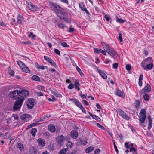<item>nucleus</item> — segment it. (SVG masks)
<instances>
[{
  "label": "nucleus",
  "instance_id": "6ab92c4d",
  "mask_svg": "<svg viewBox=\"0 0 154 154\" xmlns=\"http://www.w3.org/2000/svg\"><path fill=\"white\" fill-rule=\"evenodd\" d=\"M146 116L140 115L139 118L140 122L141 124L143 123L145 121Z\"/></svg>",
  "mask_w": 154,
  "mask_h": 154
},
{
  "label": "nucleus",
  "instance_id": "b1692460",
  "mask_svg": "<svg viewBox=\"0 0 154 154\" xmlns=\"http://www.w3.org/2000/svg\"><path fill=\"white\" fill-rule=\"evenodd\" d=\"M23 20V17L20 15H19L17 17V22L19 24H21L22 20Z\"/></svg>",
  "mask_w": 154,
  "mask_h": 154
},
{
  "label": "nucleus",
  "instance_id": "49530a36",
  "mask_svg": "<svg viewBox=\"0 0 154 154\" xmlns=\"http://www.w3.org/2000/svg\"><path fill=\"white\" fill-rule=\"evenodd\" d=\"M132 150H133L135 152L134 154H137V149H136L134 147H131L130 149V151L131 152Z\"/></svg>",
  "mask_w": 154,
  "mask_h": 154
},
{
  "label": "nucleus",
  "instance_id": "f03ea898",
  "mask_svg": "<svg viewBox=\"0 0 154 154\" xmlns=\"http://www.w3.org/2000/svg\"><path fill=\"white\" fill-rule=\"evenodd\" d=\"M51 5L52 6L54 7L53 8V11L56 13L57 15L60 14L61 13H63V11H64V9L62 7L59 6L57 5L55 3L51 2L50 3Z\"/></svg>",
  "mask_w": 154,
  "mask_h": 154
},
{
  "label": "nucleus",
  "instance_id": "0e129e2a",
  "mask_svg": "<svg viewBox=\"0 0 154 154\" xmlns=\"http://www.w3.org/2000/svg\"><path fill=\"white\" fill-rule=\"evenodd\" d=\"M75 30V29L74 28L71 27V26H70V28L69 30V32H72Z\"/></svg>",
  "mask_w": 154,
  "mask_h": 154
},
{
  "label": "nucleus",
  "instance_id": "774afa93",
  "mask_svg": "<svg viewBox=\"0 0 154 154\" xmlns=\"http://www.w3.org/2000/svg\"><path fill=\"white\" fill-rule=\"evenodd\" d=\"M20 118L22 120H24L26 119V116L24 115L21 116L20 117Z\"/></svg>",
  "mask_w": 154,
  "mask_h": 154
},
{
  "label": "nucleus",
  "instance_id": "4468645a",
  "mask_svg": "<svg viewBox=\"0 0 154 154\" xmlns=\"http://www.w3.org/2000/svg\"><path fill=\"white\" fill-rule=\"evenodd\" d=\"M148 119L149 124L147 128L148 130H150L152 127L153 118H151L150 115H149L148 116Z\"/></svg>",
  "mask_w": 154,
  "mask_h": 154
},
{
  "label": "nucleus",
  "instance_id": "338daca9",
  "mask_svg": "<svg viewBox=\"0 0 154 154\" xmlns=\"http://www.w3.org/2000/svg\"><path fill=\"white\" fill-rule=\"evenodd\" d=\"M44 135L46 136L47 138L50 135L47 132L44 133Z\"/></svg>",
  "mask_w": 154,
  "mask_h": 154
},
{
  "label": "nucleus",
  "instance_id": "39448f33",
  "mask_svg": "<svg viewBox=\"0 0 154 154\" xmlns=\"http://www.w3.org/2000/svg\"><path fill=\"white\" fill-rule=\"evenodd\" d=\"M152 62L153 60L151 57H149L142 61L141 63V66L145 69H146L145 65L148 64L149 63H152Z\"/></svg>",
  "mask_w": 154,
  "mask_h": 154
},
{
  "label": "nucleus",
  "instance_id": "f704fd0d",
  "mask_svg": "<svg viewBox=\"0 0 154 154\" xmlns=\"http://www.w3.org/2000/svg\"><path fill=\"white\" fill-rule=\"evenodd\" d=\"M57 16L61 20H63L66 17L63 13L59 14Z\"/></svg>",
  "mask_w": 154,
  "mask_h": 154
},
{
  "label": "nucleus",
  "instance_id": "2eb2a0df",
  "mask_svg": "<svg viewBox=\"0 0 154 154\" xmlns=\"http://www.w3.org/2000/svg\"><path fill=\"white\" fill-rule=\"evenodd\" d=\"M116 94L118 96L123 98L124 97L125 95V93L123 91L119 90H117Z\"/></svg>",
  "mask_w": 154,
  "mask_h": 154
},
{
  "label": "nucleus",
  "instance_id": "72a5a7b5",
  "mask_svg": "<svg viewBox=\"0 0 154 154\" xmlns=\"http://www.w3.org/2000/svg\"><path fill=\"white\" fill-rule=\"evenodd\" d=\"M17 146L20 151H22L23 149L24 146L22 144L19 143H18Z\"/></svg>",
  "mask_w": 154,
  "mask_h": 154
},
{
  "label": "nucleus",
  "instance_id": "ea45409f",
  "mask_svg": "<svg viewBox=\"0 0 154 154\" xmlns=\"http://www.w3.org/2000/svg\"><path fill=\"white\" fill-rule=\"evenodd\" d=\"M61 45L64 47H69V45H67L66 42H61L60 43Z\"/></svg>",
  "mask_w": 154,
  "mask_h": 154
},
{
  "label": "nucleus",
  "instance_id": "7c9ffc66",
  "mask_svg": "<svg viewBox=\"0 0 154 154\" xmlns=\"http://www.w3.org/2000/svg\"><path fill=\"white\" fill-rule=\"evenodd\" d=\"M78 107H79L82 110V112H83L84 113H86V111L85 110V109L82 105L81 103H80L77 106Z\"/></svg>",
  "mask_w": 154,
  "mask_h": 154
},
{
  "label": "nucleus",
  "instance_id": "4d7b16f0",
  "mask_svg": "<svg viewBox=\"0 0 154 154\" xmlns=\"http://www.w3.org/2000/svg\"><path fill=\"white\" fill-rule=\"evenodd\" d=\"M104 18H105L106 21H109L110 18L108 15H105L104 16Z\"/></svg>",
  "mask_w": 154,
  "mask_h": 154
},
{
  "label": "nucleus",
  "instance_id": "a18cd8bd",
  "mask_svg": "<svg viewBox=\"0 0 154 154\" xmlns=\"http://www.w3.org/2000/svg\"><path fill=\"white\" fill-rule=\"evenodd\" d=\"M63 20L67 23H69L70 22V20L67 17H65Z\"/></svg>",
  "mask_w": 154,
  "mask_h": 154
},
{
  "label": "nucleus",
  "instance_id": "e2e57ef3",
  "mask_svg": "<svg viewBox=\"0 0 154 154\" xmlns=\"http://www.w3.org/2000/svg\"><path fill=\"white\" fill-rule=\"evenodd\" d=\"M136 105L135 106L137 107H138L140 105V102L139 100H137L136 101Z\"/></svg>",
  "mask_w": 154,
  "mask_h": 154
},
{
  "label": "nucleus",
  "instance_id": "a878e982",
  "mask_svg": "<svg viewBox=\"0 0 154 154\" xmlns=\"http://www.w3.org/2000/svg\"><path fill=\"white\" fill-rule=\"evenodd\" d=\"M37 132V129L35 128H33L31 130V133L33 136H35L36 135V133Z\"/></svg>",
  "mask_w": 154,
  "mask_h": 154
},
{
  "label": "nucleus",
  "instance_id": "4be33fe9",
  "mask_svg": "<svg viewBox=\"0 0 154 154\" xmlns=\"http://www.w3.org/2000/svg\"><path fill=\"white\" fill-rule=\"evenodd\" d=\"M38 144L41 146H44L45 144V142L42 139H38Z\"/></svg>",
  "mask_w": 154,
  "mask_h": 154
},
{
  "label": "nucleus",
  "instance_id": "f8f14e48",
  "mask_svg": "<svg viewBox=\"0 0 154 154\" xmlns=\"http://www.w3.org/2000/svg\"><path fill=\"white\" fill-rule=\"evenodd\" d=\"M118 113L119 115L122 118L127 120H129L130 117L123 111L121 110L119 111Z\"/></svg>",
  "mask_w": 154,
  "mask_h": 154
},
{
  "label": "nucleus",
  "instance_id": "20e7f679",
  "mask_svg": "<svg viewBox=\"0 0 154 154\" xmlns=\"http://www.w3.org/2000/svg\"><path fill=\"white\" fill-rule=\"evenodd\" d=\"M23 101L22 100L18 99L15 101L13 106V109L14 110H18L20 109L22 105Z\"/></svg>",
  "mask_w": 154,
  "mask_h": 154
},
{
  "label": "nucleus",
  "instance_id": "c756f323",
  "mask_svg": "<svg viewBox=\"0 0 154 154\" xmlns=\"http://www.w3.org/2000/svg\"><path fill=\"white\" fill-rule=\"evenodd\" d=\"M94 149V148L93 147L90 146L86 149L85 152L87 153H88L93 151Z\"/></svg>",
  "mask_w": 154,
  "mask_h": 154
},
{
  "label": "nucleus",
  "instance_id": "052dcab7",
  "mask_svg": "<svg viewBox=\"0 0 154 154\" xmlns=\"http://www.w3.org/2000/svg\"><path fill=\"white\" fill-rule=\"evenodd\" d=\"M0 25L2 26H7L6 24L5 23L2 21H0Z\"/></svg>",
  "mask_w": 154,
  "mask_h": 154
},
{
  "label": "nucleus",
  "instance_id": "603ef678",
  "mask_svg": "<svg viewBox=\"0 0 154 154\" xmlns=\"http://www.w3.org/2000/svg\"><path fill=\"white\" fill-rule=\"evenodd\" d=\"M73 88L74 84L72 83H70L68 87V88L69 89H72Z\"/></svg>",
  "mask_w": 154,
  "mask_h": 154
},
{
  "label": "nucleus",
  "instance_id": "f257e3e1",
  "mask_svg": "<svg viewBox=\"0 0 154 154\" xmlns=\"http://www.w3.org/2000/svg\"><path fill=\"white\" fill-rule=\"evenodd\" d=\"M29 95L28 91L24 89L22 91L19 90L18 96L17 97L18 99L22 100L23 102L24 100L27 98Z\"/></svg>",
  "mask_w": 154,
  "mask_h": 154
},
{
  "label": "nucleus",
  "instance_id": "bf43d9fd",
  "mask_svg": "<svg viewBox=\"0 0 154 154\" xmlns=\"http://www.w3.org/2000/svg\"><path fill=\"white\" fill-rule=\"evenodd\" d=\"M47 68V66H44L43 65L39 66V67H38V68L41 69L42 70L44 69H45V68Z\"/></svg>",
  "mask_w": 154,
  "mask_h": 154
},
{
  "label": "nucleus",
  "instance_id": "f3484780",
  "mask_svg": "<svg viewBox=\"0 0 154 154\" xmlns=\"http://www.w3.org/2000/svg\"><path fill=\"white\" fill-rule=\"evenodd\" d=\"M89 115L92 117L93 118L97 121L98 122H100L101 121V119L97 116L92 114L91 113L89 112Z\"/></svg>",
  "mask_w": 154,
  "mask_h": 154
},
{
  "label": "nucleus",
  "instance_id": "8fccbe9b",
  "mask_svg": "<svg viewBox=\"0 0 154 154\" xmlns=\"http://www.w3.org/2000/svg\"><path fill=\"white\" fill-rule=\"evenodd\" d=\"M122 34L121 33H119V36L118 38V39L119 40L120 42H122L123 41L122 38Z\"/></svg>",
  "mask_w": 154,
  "mask_h": 154
},
{
  "label": "nucleus",
  "instance_id": "aec40b11",
  "mask_svg": "<svg viewBox=\"0 0 154 154\" xmlns=\"http://www.w3.org/2000/svg\"><path fill=\"white\" fill-rule=\"evenodd\" d=\"M98 72L101 75L102 77L104 79H106L107 78V76L106 74L104 73L100 69H97Z\"/></svg>",
  "mask_w": 154,
  "mask_h": 154
},
{
  "label": "nucleus",
  "instance_id": "9b49d317",
  "mask_svg": "<svg viewBox=\"0 0 154 154\" xmlns=\"http://www.w3.org/2000/svg\"><path fill=\"white\" fill-rule=\"evenodd\" d=\"M107 53L110 56L113 57H116L118 56V54L117 52L112 48L110 50H108Z\"/></svg>",
  "mask_w": 154,
  "mask_h": 154
},
{
  "label": "nucleus",
  "instance_id": "cd10ccee",
  "mask_svg": "<svg viewBox=\"0 0 154 154\" xmlns=\"http://www.w3.org/2000/svg\"><path fill=\"white\" fill-rule=\"evenodd\" d=\"M153 66V64L152 63H149V64L146 65V67H145V70H150L152 69Z\"/></svg>",
  "mask_w": 154,
  "mask_h": 154
},
{
  "label": "nucleus",
  "instance_id": "a211bd4d",
  "mask_svg": "<svg viewBox=\"0 0 154 154\" xmlns=\"http://www.w3.org/2000/svg\"><path fill=\"white\" fill-rule=\"evenodd\" d=\"M49 131L52 132H54L55 131V128L54 125L52 124H50L48 126Z\"/></svg>",
  "mask_w": 154,
  "mask_h": 154
},
{
  "label": "nucleus",
  "instance_id": "6e6d98bb",
  "mask_svg": "<svg viewBox=\"0 0 154 154\" xmlns=\"http://www.w3.org/2000/svg\"><path fill=\"white\" fill-rule=\"evenodd\" d=\"M97 126L98 127H99L100 128H101L102 129H103V130H104L105 129L104 128L103 126L102 125H101L100 124H99L98 123H97Z\"/></svg>",
  "mask_w": 154,
  "mask_h": 154
},
{
  "label": "nucleus",
  "instance_id": "412c9836",
  "mask_svg": "<svg viewBox=\"0 0 154 154\" xmlns=\"http://www.w3.org/2000/svg\"><path fill=\"white\" fill-rule=\"evenodd\" d=\"M51 91L52 94L57 97L60 98L62 97V95L60 94H59L57 91L54 90H51Z\"/></svg>",
  "mask_w": 154,
  "mask_h": 154
},
{
  "label": "nucleus",
  "instance_id": "09e8293b",
  "mask_svg": "<svg viewBox=\"0 0 154 154\" xmlns=\"http://www.w3.org/2000/svg\"><path fill=\"white\" fill-rule=\"evenodd\" d=\"M126 68L128 71H130L131 69V68L130 65L128 64L126 65Z\"/></svg>",
  "mask_w": 154,
  "mask_h": 154
},
{
  "label": "nucleus",
  "instance_id": "c85d7f7f",
  "mask_svg": "<svg viewBox=\"0 0 154 154\" xmlns=\"http://www.w3.org/2000/svg\"><path fill=\"white\" fill-rule=\"evenodd\" d=\"M55 26H57L59 28L62 29H63L66 27L65 26L64 24L60 23H55Z\"/></svg>",
  "mask_w": 154,
  "mask_h": 154
},
{
  "label": "nucleus",
  "instance_id": "864d4df0",
  "mask_svg": "<svg viewBox=\"0 0 154 154\" xmlns=\"http://www.w3.org/2000/svg\"><path fill=\"white\" fill-rule=\"evenodd\" d=\"M118 66V63H115L113 64V67L115 69H117Z\"/></svg>",
  "mask_w": 154,
  "mask_h": 154
},
{
  "label": "nucleus",
  "instance_id": "5701e85b",
  "mask_svg": "<svg viewBox=\"0 0 154 154\" xmlns=\"http://www.w3.org/2000/svg\"><path fill=\"white\" fill-rule=\"evenodd\" d=\"M74 104H75L77 106L80 103L79 101L76 99L74 98H72L70 100Z\"/></svg>",
  "mask_w": 154,
  "mask_h": 154
},
{
  "label": "nucleus",
  "instance_id": "7ed1b4c3",
  "mask_svg": "<svg viewBox=\"0 0 154 154\" xmlns=\"http://www.w3.org/2000/svg\"><path fill=\"white\" fill-rule=\"evenodd\" d=\"M17 63L23 72L27 73H29L30 72L29 69L23 63L20 61H17Z\"/></svg>",
  "mask_w": 154,
  "mask_h": 154
},
{
  "label": "nucleus",
  "instance_id": "c03bdc74",
  "mask_svg": "<svg viewBox=\"0 0 154 154\" xmlns=\"http://www.w3.org/2000/svg\"><path fill=\"white\" fill-rule=\"evenodd\" d=\"M105 47L106 48V51L107 53L108 50H110L111 49V48L107 44H105Z\"/></svg>",
  "mask_w": 154,
  "mask_h": 154
},
{
  "label": "nucleus",
  "instance_id": "4c0bfd02",
  "mask_svg": "<svg viewBox=\"0 0 154 154\" xmlns=\"http://www.w3.org/2000/svg\"><path fill=\"white\" fill-rule=\"evenodd\" d=\"M94 51L95 52L97 53H100L101 52V51L102 50L99 49L97 48H94Z\"/></svg>",
  "mask_w": 154,
  "mask_h": 154
},
{
  "label": "nucleus",
  "instance_id": "ddd939ff",
  "mask_svg": "<svg viewBox=\"0 0 154 154\" xmlns=\"http://www.w3.org/2000/svg\"><path fill=\"white\" fill-rule=\"evenodd\" d=\"M151 87L149 84H147L146 86L141 91L140 93L141 94L144 93L145 92H149L151 91Z\"/></svg>",
  "mask_w": 154,
  "mask_h": 154
},
{
  "label": "nucleus",
  "instance_id": "c9c22d12",
  "mask_svg": "<svg viewBox=\"0 0 154 154\" xmlns=\"http://www.w3.org/2000/svg\"><path fill=\"white\" fill-rule=\"evenodd\" d=\"M116 21L120 23H123L125 21V20L122 19L121 18H119L117 17H116Z\"/></svg>",
  "mask_w": 154,
  "mask_h": 154
},
{
  "label": "nucleus",
  "instance_id": "13d9d810",
  "mask_svg": "<svg viewBox=\"0 0 154 154\" xmlns=\"http://www.w3.org/2000/svg\"><path fill=\"white\" fill-rule=\"evenodd\" d=\"M129 143H130V142H129L128 143L127 142L125 143V147L127 148H130V145L129 144Z\"/></svg>",
  "mask_w": 154,
  "mask_h": 154
},
{
  "label": "nucleus",
  "instance_id": "0eeeda50",
  "mask_svg": "<svg viewBox=\"0 0 154 154\" xmlns=\"http://www.w3.org/2000/svg\"><path fill=\"white\" fill-rule=\"evenodd\" d=\"M19 90H16L11 92H10L9 94V96L12 98H18V96Z\"/></svg>",
  "mask_w": 154,
  "mask_h": 154
},
{
  "label": "nucleus",
  "instance_id": "e433bc0d",
  "mask_svg": "<svg viewBox=\"0 0 154 154\" xmlns=\"http://www.w3.org/2000/svg\"><path fill=\"white\" fill-rule=\"evenodd\" d=\"M79 7L82 10L85 8V5L83 2H81L79 3Z\"/></svg>",
  "mask_w": 154,
  "mask_h": 154
},
{
  "label": "nucleus",
  "instance_id": "79ce46f5",
  "mask_svg": "<svg viewBox=\"0 0 154 154\" xmlns=\"http://www.w3.org/2000/svg\"><path fill=\"white\" fill-rule=\"evenodd\" d=\"M66 151L65 149L63 148L60 150L59 152V154H66Z\"/></svg>",
  "mask_w": 154,
  "mask_h": 154
},
{
  "label": "nucleus",
  "instance_id": "393cba45",
  "mask_svg": "<svg viewBox=\"0 0 154 154\" xmlns=\"http://www.w3.org/2000/svg\"><path fill=\"white\" fill-rule=\"evenodd\" d=\"M79 85L80 84L79 83V81L78 80H76L74 83L75 88L76 89H77L78 90H80V88H79Z\"/></svg>",
  "mask_w": 154,
  "mask_h": 154
},
{
  "label": "nucleus",
  "instance_id": "680f3d73",
  "mask_svg": "<svg viewBox=\"0 0 154 154\" xmlns=\"http://www.w3.org/2000/svg\"><path fill=\"white\" fill-rule=\"evenodd\" d=\"M60 1L68 5L69 2L67 0H60Z\"/></svg>",
  "mask_w": 154,
  "mask_h": 154
},
{
  "label": "nucleus",
  "instance_id": "3c124183",
  "mask_svg": "<svg viewBox=\"0 0 154 154\" xmlns=\"http://www.w3.org/2000/svg\"><path fill=\"white\" fill-rule=\"evenodd\" d=\"M54 52L57 54L60 55V52L58 49H55L54 50Z\"/></svg>",
  "mask_w": 154,
  "mask_h": 154
},
{
  "label": "nucleus",
  "instance_id": "58836bf2",
  "mask_svg": "<svg viewBox=\"0 0 154 154\" xmlns=\"http://www.w3.org/2000/svg\"><path fill=\"white\" fill-rule=\"evenodd\" d=\"M73 145V143L70 141L68 142L67 144V146L69 148H71Z\"/></svg>",
  "mask_w": 154,
  "mask_h": 154
},
{
  "label": "nucleus",
  "instance_id": "5fc2aeb1",
  "mask_svg": "<svg viewBox=\"0 0 154 154\" xmlns=\"http://www.w3.org/2000/svg\"><path fill=\"white\" fill-rule=\"evenodd\" d=\"M100 152V149H96L94 151L95 154H99Z\"/></svg>",
  "mask_w": 154,
  "mask_h": 154
},
{
  "label": "nucleus",
  "instance_id": "6e6552de",
  "mask_svg": "<svg viewBox=\"0 0 154 154\" xmlns=\"http://www.w3.org/2000/svg\"><path fill=\"white\" fill-rule=\"evenodd\" d=\"M28 6L29 9L32 11H37L39 9V8L37 5H33V4L30 2L29 4L28 3Z\"/></svg>",
  "mask_w": 154,
  "mask_h": 154
},
{
  "label": "nucleus",
  "instance_id": "473e14b6",
  "mask_svg": "<svg viewBox=\"0 0 154 154\" xmlns=\"http://www.w3.org/2000/svg\"><path fill=\"white\" fill-rule=\"evenodd\" d=\"M144 95L143 96V97L144 100L146 101H148L149 100V96L146 94V93H144Z\"/></svg>",
  "mask_w": 154,
  "mask_h": 154
},
{
  "label": "nucleus",
  "instance_id": "9d476101",
  "mask_svg": "<svg viewBox=\"0 0 154 154\" xmlns=\"http://www.w3.org/2000/svg\"><path fill=\"white\" fill-rule=\"evenodd\" d=\"M87 144V140L85 139L82 140L81 138H79L77 140L76 145L77 146L80 145H83L84 146L86 145Z\"/></svg>",
  "mask_w": 154,
  "mask_h": 154
},
{
  "label": "nucleus",
  "instance_id": "dca6fc26",
  "mask_svg": "<svg viewBox=\"0 0 154 154\" xmlns=\"http://www.w3.org/2000/svg\"><path fill=\"white\" fill-rule=\"evenodd\" d=\"M71 135L73 138L75 139L78 136V132L76 130H72L71 132Z\"/></svg>",
  "mask_w": 154,
  "mask_h": 154
},
{
  "label": "nucleus",
  "instance_id": "a19ab883",
  "mask_svg": "<svg viewBox=\"0 0 154 154\" xmlns=\"http://www.w3.org/2000/svg\"><path fill=\"white\" fill-rule=\"evenodd\" d=\"M76 69L79 73L81 75V76H82V75H83V73L82 72L81 69H80L78 66H76Z\"/></svg>",
  "mask_w": 154,
  "mask_h": 154
},
{
  "label": "nucleus",
  "instance_id": "423d86ee",
  "mask_svg": "<svg viewBox=\"0 0 154 154\" xmlns=\"http://www.w3.org/2000/svg\"><path fill=\"white\" fill-rule=\"evenodd\" d=\"M35 100L33 98L28 99L26 103L27 107L29 109H32L34 106Z\"/></svg>",
  "mask_w": 154,
  "mask_h": 154
},
{
  "label": "nucleus",
  "instance_id": "de8ad7c7",
  "mask_svg": "<svg viewBox=\"0 0 154 154\" xmlns=\"http://www.w3.org/2000/svg\"><path fill=\"white\" fill-rule=\"evenodd\" d=\"M51 99L49 98L48 100L50 101H54L57 100L55 99V97L54 96H52L51 97Z\"/></svg>",
  "mask_w": 154,
  "mask_h": 154
},
{
  "label": "nucleus",
  "instance_id": "37998d69",
  "mask_svg": "<svg viewBox=\"0 0 154 154\" xmlns=\"http://www.w3.org/2000/svg\"><path fill=\"white\" fill-rule=\"evenodd\" d=\"M50 63L55 68H57V66L55 62L53 60H52V61H51Z\"/></svg>",
  "mask_w": 154,
  "mask_h": 154
},
{
  "label": "nucleus",
  "instance_id": "bb28decb",
  "mask_svg": "<svg viewBox=\"0 0 154 154\" xmlns=\"http://www.w3.org/2000/svg\"><path fill=\"white\" fill-rule=\"evenodd\" d=\"M31 79L32 80L36 81H39L40 82V77H38V76L35 75H33L31 78Z\"/></svg>",
  "mask_w": 154,
  "mask_h": 154
},
{
  "label": "nucleus",
  "instance_id": "69168bd1",
  "mask_svg": "<svg viewBox=\"0 0 154 154\" xmlns=\"http://www.w3.org/2000/svg\"><path fill=\"white\" fill-rule=\"evenodd\" d=\"M9 74L11 75L14 76V72L13 71L11 70Z\"/></svg>",
  "mask_w": 154,
  "mask_h": 154
},
{
  "label": "nucleus",
  "instance_id": "1a4fd4ad",
  "mask_svg": "<svg viewBox=\"0 0 154 154\" xmlns=\"http://www.w3.org/2000/svg\"><path fill=\"white\" fill-rule=\"evenodd\" d=\"M66 139V137L63 136V135H61L60 136H58L56 138L57 143L61 145Z\"/></svg>",
  "mask_w": 154,
  "mask_h": 154
},
{
  "label": "nucleus",
  "instance_id": "2f4dec72",
  "mask_svg": "<svg viewBox=\"0 0 154 154\" xmlns=\"http://www.w3.org/2000/svg\"><path fill=\"white\" fill-rule=\"evenodd\" d=\"M140 115H144L145 116H146V112L145 109H141L140 112Z\"/></svg>",
  "mask_w": 154,
  "mask_h": 154
}]
</instances>
